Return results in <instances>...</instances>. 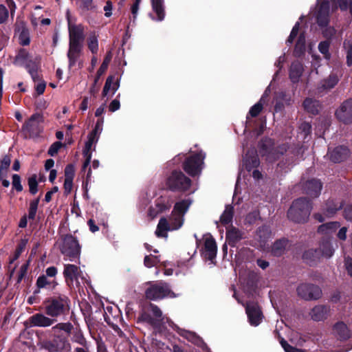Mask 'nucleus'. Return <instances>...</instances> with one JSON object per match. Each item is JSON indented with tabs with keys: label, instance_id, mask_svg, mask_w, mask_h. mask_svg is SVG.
I'll use <instances>...</instances> for the list:
<instances>
[{
	"label": "nucleus",
	"instance_id": "53",
	"mask_svg": "<svg viewBox=\"0 0 352 352\" xmlns=\"http://www.w3.org/2000/svg\"><path fill=\"white\" fill-rule=\"evenodd\" d=\"M61 146H62L61 142H54L50 147V148L48 150V154L51 156L55 155L58 153V150L60 148Z\"/></svg>",
	"mask_w": 352,
	"mask_h": 352
},
{
	"label": "nucleus",
	"instance_id": "44",
	"mask_svg": "<svg viewBox=\"0 0 352 352\" xmlns=\"http://www.w3.org/2000/svg\"><path fill=\"white\" fill-rule=\"evenodd\" d=\"M158 262H160L159 258L153 255L146 256L144 260V265L147 267H151L155 265Z\"/></svg>",
	"mask_w": 352,
	"mask_h": 352
},
{
	"label": "nucleus",
	"instance_id": "55",
	"mask_svg": "<svg viewBox=\"0 0 352 352\" xmlns=\"http://www.w3.org/2000/svg\"><path fill=\"white\" fill-rule=\"evenodd\" d=\"M184 336H185L188 340L198 344L200 342V339L197 337L195 333L189 331H186L184 333Z\"/></svg>",
	"mask_w": 352,
	"mask_h": 352
},
{
	"label": "nucleus",
	"instance_id": "6",
	"mask_svg": "<svg viewBox=\"0 0 352 352\" xmlns=\"http://www.w3.org/2000/svg\"><path fill=\"white\" fill-rule=\"evenodd\" d=\"M147 298L157 300L165 297L175 298L177 295L171 291L166 283L154 285L146 291Z\"/></svg>",
	"mask_w": 352,
	"mask_h": 352
},
{
	"label": "nucleus",
	"instance_id": "34",
	"mask_svg": "<svg viewBox=\"0 0 352 352\" xmlns=\"http://www.w3.org/2000/svg\"><path fill=\"white\" fill-rule=\"evenodd\" d=\"M233 217V209L230 206H227L223 214L221 216V222L224 224H228L231 222Z\"/></svg>",
	"mask_w": 352,
	"mask_h": 352
},
{
	"label": "nucleus",
	"instance_id": "26",
	"mask_svg": "<svg viewBox=\"0 0 352 352\" xmlns=\"http://www.w3.org/2000/svg\"><path fill=\"white\" fill-rule=\"evenodd\" d=\"M89 50L93 54H96L98 50V35L96 32H91L87 38Z\"/></svg>",
	"mask_w": 352,
	"mask_h": 352
},
{
	"label": "nucleus",
	"instance_id": "21",
	"mask_svg": "<svg viewBox=\"0 0 352 352\" xmlns=\"http://www.w3.org/2000/svg\"><path fill=\"white\" fill-rule=\"evenodd\" d=\"M349 155V151L345 146H338L329 152V157L333 162L345 160Z\"/></svg>",
	"mask_w": 352,
	"mask_h": 352
},
{
	"label": "nucleus",
	"instance_id": "37",
	"mask_svg": "<svg viewBox=\"0 0 352 352\" xmlns=\"http://www.w3.org/2000/svg\"><path fill=\"white\" fill-rule=\"evenodd\" d=\"M304 107H305V109H307V111H308L309 112L313 113V114H315L318 112V109H317V106H318V102L316 100H314L311 98H307L305 101H304Z\"/></svg>",
	"mask_w": 352,
	"mask_h": 352
},
{
	"label": "nucleus",
	"instance_id": "11",
	"mask_svg": "<svg viewBox=\"0 0 352 352\" xmlns=\"http://www.w3.org/2000/svg\"><path fill=\"white\" fill-rule=\"evenodd\" d=\"M98 140V135L97 132V127L89 135L88 140L85 144V148L83 150V156L85 158V161L82 166V171H86L87 168L89 166L91 159V148L92 146L95 145Z\"/></svg>",
	"mask_w": 352,
	"mask_h": 352
},
{
	"label": "nucleus",
	"instance_id": "19",
	"mask_svg": "<svg viewBox=\"0 0 352 352\" xmlns=\"http://www.w3.org/2000/svg\"><path fill=\"white\" fill-rule=\"evenodd\" d=\"M204 248L205 256L212 261L216 256L217 245L214 239L210 235L204 237Z\"/></svg>",
	"mask_w": 352,
	"mask_h": 352
},
{
	"label": "nucleus",
	"instance_id": "38",
	"mask_svg": "<svg viewBox=\"0 0 352 352\" xmlns=\"http://www.w3.org/2000/svg\"><path fill=\"white\" fill-rule=\"evenodd\" d=\"M318 250H320L321 256L330 257L333 253V250L328 241L322 243Z\"/></svg>",
	"mask_w": 352,
	"mask_h": 352
},
{
	"label": "nucleus",
	"instance_id": "45",
	"mask_svg": "<svg viewBox=\"0 0 352 352\" xmlns=\"http://www.w3.org/2000/svg\"><path fill=\"white\" fill-rule=\"evenodd\" d=\"M338 82V78L335 75H331L327 79L322 86L324 89H331L333 88Z\"/></svg>",
	"mask_w": 352,
	"mask_h": 352
},
{
	"label": "nucleus",
	"instance_id": "64",
	"mask_svg": "<svg viewBox=\"0 0 352 352\" xmlns=\"http://www.w3.org/2000/svg\"><path fill=\"white\" fill-rule=\"evenodd\" d=\"M344 217L347 220L352 221V206H349L345 208Z\"/></svg>",
	"mask_w": 352,
	"mask_h": 352
},
{
	"label": "nucleus",
	"instance_id": "54",
	"mask_svg": "<svg viewBox=\"0 0 352 352\" xmlns=\"http://www.w3.org/2000/svg\"><path fill=\"white\" fill-rule=\"evenodd\" d=\"M8 18V11L3 5H0V23H4Z\"/></svg>",
	"mask_w": 352,
	"mask_h": 352
},
{
	"label": "nucleus",
	"instance_id": "61",
	"mask_svg": "<svg viewBox=\"0 0 352 352\" xmlns=\"http://www.w3.org/2000/svg\"><path fill=\"white\" fill-rule=\"evenodd\" d=\"M160 214V213L157 210V208H156L155 205L151 206L150 208L148 209V216L151 219H153Z\"/></svg>",
	"mask_w": 352,
	"mask_h": 352
},
{
	"label": "nucleus",
	"instance_id": "63",
	"mask_svg": "<svg viewBox=\"0 0 352 352\" xmlns=\"http://www.w3.org/2000/svg\"><path fill=\"white\" fill-rule=\"evenodd\" d=\"M57 274V269L54 267H50L46 270V276L54 277Z\"/></svg>",
	"mask_w": 352,
	"mask_h": 352
},
{
	"label": "nucleus",
	"instance_id": "58",
	"mask_svg": "<svg viewBox=\"0 0 352 352\" xmlns=\"http://www.w3.org/2000/svg\"><path fill=\"white\" fill-rule=\"evenodd\" d=\"M341 208V205L339 204V205H336L333 207H331L330 206H328V208H327L326 211H325V215L327 217H330L331 215H333V214L336 213V212L339 210L340 208Z\"/></svg>",
	"mask_w": 352,
	"mask_h": 352
},
{
	"label": "nucleus",
	"instance_id": "29",
	"mask_svg": "<svg viewBox=\"0 0 352 352\" xmlns=\"http://www.w3.org/2000/svg\"><path fill=\"white\" fill-rule=\"evenodd\" d=\"M155 205L157 208V210L160 213H162L170 209L171 207V202L167 198L159 197L156 199Z\"/></svg>",
	"mask_w": 352,
	"mask_h": 352
},
{
	"label": "nucleus",
	"instance_id": "40",
	"mask_svg": "<svg viewBox=\"0 0 352 352\" xmlns=\"http://www.w3.org/2000/svg\"><path fill=\"white\" fill-rule=\"evenodd\" d=\"M30 58V55L25 50H21L15 58L16 64H25Z\"/></svg>",
	"mask_w": 352,
	"mask_h": 352
},
{
	"label": "nucleus",
	"instance_id": "36",
	"mask_svg": "<svg viewBox=\"0 0 352 352\" xmlns=\"http://www.w3.org/2000/svg\"><path fill=\"white\" fill-rule=\"evenodd\" d=\"M56 285L57 283L54 280H48L47 276L45 275L39 276L36 281V285L38 288H43L47 285L52 286V288H54Z\"/></svg>",
	"mask_w": 352,
	"mask_h": 352
},
{
	"label": "nucleus",
	"instance_id": "49",
	"mask_svg": "<svg viewBox=\"0 0 352 352\" xmlns=\"http://www.w3.org/2000/svg\"><path fill=\"white\" fill-rule=\"evenodd\" d=\"M263 99H261L258 103L255 104L250 110V114L252 117H256L259 114L263 109V104L261 103Z\"/></svg>",
	"mask_w": 352,
	"mask_h": 352
},
{
	"label": "nucleus",
	"instance_id": "14",
	"mask_svg": "<svg viewBox=\"0 0 352 352\" xmlns=\"http://www.w3.org/2000/svg\"><path fill=\"white\" fill-rule=\"evenodd\" d=\"M336 115L340 121L344 123L352 122V101H346L336 111Z\"/></svg>",
	"mask_w": 352,
	"mask_h": 352
},
{
	"label": "nucleus",
	"instance_id": "3",
	"mask_svg": "<svg viewBox=\"0 0 352 352\" xmlns=\"http://www.w3.org/2000/svg\"><path fill=\"white\" fill-rule=\"evenodd\" d=\"M190 179L181 171H173L166 181V187L173 191H185L190 186Z\"/></svg>",
	"mask_w": 352,
	"mask_h": 352
},
{
	"label": "nucleus",
	"instance_id": "16",
	"mask_svg": "<svg viewBox=\"0 0 352 352\" xmlns=\"http://www.w3.org/2000/svg\"><path fill=\"white\" fill-rule=\"evenodd\" d=\"M330 307L327 305H319L315 306L310 311L309 316L314 321L325 320L330 313Z\"/></svg>",
	"mask_w": 352,
	"mask_h": 352
},
{
	"label": "nucleus",
	"instance_id": "59",
	"mask_svg": "<svg viewBox=\"0 0 352 352\" xmlns=\"http://www.w3.org/2000/svg\"><path fill=\"white\" fill-rule=\"evenodd\" d=\"M120 101L117 99H115L111 102L109 106V109L111 112H114L120 109Z\"/></svg>",
	"mask_w": 352,
	"mask_h": 352
},
{
	"label": "nucleus",
	"instance_id": "20",
	"mask_svg": "<svg viewBox=\"0 0 352 352\" xmlns=\"http://www.w3.org/2000/svg\"><path fill=\"white\" fill-rule=\"evenodd\" d=\"M119 81L118 80H116L113 76H109L107 78L104 86L102 89V97H107L109 94L113 96L119 89Z\"/></svg>",
	"mask_w": 352,
	"mask_h": 352
},
{
	"label": "nucleus",
	"instance_id": "39",
	"mask_svg": "<svg viewBox=\"0 0 352 352\" xmlns=\"http://www.w3.org/2000/svg\"><path fill=\"white\" fill-rule=\"evenodd\" d=\"M72 328H73V326L69 322L58 323L52 327V331L54 333H57L60 331H63L66 332L67 333H70Z\"/></svg>",
	"mask_w": 352,
	"mask_h": 352
},
{
	"label": "nucleus",
	"instance_id": "1",
	"mask_svg": "<svg viewBox=\"0 0 352 352\" xmlns=\"http://www.w3.org/2000/svg\"><path fill=\"white\" fill-rule=\"evenodd\" d=\"M191 204L190 199L176 202L168 218L164 217L160 218L155 232L156 236L166 238L168 232L181 228L184 223V215Z\"/></svg>",
	"mask_w": 352,
	"mask_h": 352
},
{
	"label": "nucleus",
	"instance_id": "2",
	"mask_svg": "<svg viewBox=\"0 0 352 352\" xmlns=\"http://www.w3.org/2000/svg\"><path fill=\"white\" fill-rule=\"evenodd\" d=\"M311 211L310 203L305 198L295 200L288 210V217L297 223L305 222L309 217Z\"/></svg>",
	"mask_w": 352,
	"mask_h": 352
},
{
	"label": "nucleus",
	"instance_id": "43",
	"mask_svg": "<svg viewBox=\"0 0 352 352\" xmlns=\"http://www.w3.org/2000/svg\"><path fill=\"white\" fill-rule=\"evenodd\" d=\"M344 45L346 52V63L350 66L352 65V41L344 42Z\"/></svg>",
	"mask_w": 352,
	"mask_h": 352
},
{
	"label": "nucleus",
	"instance_id": "5",
	"mask_svg": "<svg viewBox=\"0 0 352 352\" xmlns=\"http://www.w3.org/2000/svg\"><path fill=\"white\" fill-rule=\"evenodd\" d=\"M204 158L205 155L201 152L197 153L195 156L188 157L184 163V170L191 176H195L200 174Z\"/></svg>",
	"mask_w": 352,
	"mask_h": 352
},
{
	"label": "nucleus",
	"instance_id": "50",
	"mask_svg": "<svg viewBox=\"0 0 352 352\" xmlns=\"http://www.w3.org/2000/svg\"><path fill=\"white\" fill-rule=\"evenodd\" d=\"M12 186L19 192L23 190V186L21 184V177L17 174H14L12 176Z\"/></svg>",
	"mask_w": 352,
	"mask_h": 352
},
{
	"label": "nucleus",
	"instance_id": "17",
	"mask_svg": "<svg viewBox=\"0 0 352 352\" xmlns=\"http://www.w3.org/2000/svg\"><path fill=\"white\" fill-rule=\"evenodd\" d=\"M31 326L47 327L53 324L56 320L45 316L43 314H36L29 319Z\"/></svg>",
	"mask_w": 352,
	"mask_h": 352
},
{
	"label": "nucleus",
	"instance_id": "56",
	"mask_svg": "<svg viewBox=\"0 0 352 352\" xmlns=\"http://www.w3.org/2000/svg\"><path fill=\"white\" fill-rule=\"evenodd\" d=\"M344 267L347 274L352 277V258L346 257L344 259Z\"/></svg>",
	"mask_w": 352,
	"mask_h": 352
},
{
	"label": "nucleus",
	"instance_id": "62",
	"mask_svg": "<svg viewBox=\"0 0 352 352\" xmlns=\"http://www.w3.org/2000/svg\"><path fill=\"white\" fill-rule=\"evenodd\" d=\"M346 232L347 228L346 227L341 228L337 234L338 238L340 240L344 241L346 239Z\"/></svg>",
	"mask_w": 352,
	"mask_h": 352
},
{
	"label": "nucleus",
	"instance_id": "7",
	"mask_svg": "<svg viewBox=\"0 0 352 352\" xmlns=\"http://www.w3.org/2000/svg\"><path fill=\"white\" fill-rule=\"evenodd\" d=\"M43 121L44 118L43 115L34 113L25 122L23 129L26 133H29L30 136H37L43 131L41 124Z\"/></svg>",
	"mask_w": 352,
	"mask_h": 352
},
{
	"label": "nucleus",
	"instance_id": "31",
	"mask_svg": "<svg viewBox=\"0 0 352 352\" xmlns=\"http://www.w3.org/2000/svg\"><path fill=\"white\" fill-rule=\"evenodd\" d=\"M256 236L259 240L260 245H265V241L271 236V231L267 226L260 228L256 233Z\"/></svg>",
	"mask_w": 352,
	"mask_h": 352
},
{
	"label": "nucleus",
	"instance_id": "35",
	"mask_svg": "<svg viewBox=\"0 0 352 352\" xmlns=\"http://www.w3.org/2000/svg\"><path fill=\"white\" fill-rule=\"evenodd\" d=\"M19 43L22 45H28L30 43V34L29 31L23 28L21 30H19Z\"/></svg>",
	"mask_w": 352,
	"mask_h": 352
},
{
	"label": "nucleus",
	"instance_id": "48",
	"mask_svg": "<svg viewBox=\"0 0 352 352\" xmlns=\"http://www.w3.org/2000/svg\"><path fill=\"white\" fill-rule=\"evenodd\" d=\"M111 55H107L105 58L103 60V63L100 65L99 69L97 72V74L98 75V77H100L107 69L108 65L111 60Z\"/></svg>",
	"mask_w": 352,
	"mask_h": 352
},
{
	"label": "nucleus",
	"instance_id": "41",
	"mask_svg": "<svg viewBox=\"0 0 352 352\" xmlns=\"http://www.w3.org/2000/svg\"><path fill=\"white\" fill-rule=\"evenodd\" d=\"M39 203V199H36L32 201L30 204V208L28 210V218L29 219H34L35 218L38 206Z\"/></svg>",
	"mask_w": 352,
	"mask_h": 352
},
{
	"label": "nucleus",
	"instance_id": "27",
	"mask_svg": "<svg viewBox=\"0 0 352 352\" xmlns=\"http://www.w3.org/2000/svg\"><path fill=\"white\" fill-rule=\"evenodd\" d=\"M287 241L286 239H280L274 242L272 247V252L274 256H280L283 254L287 248Z\"/></svg>",
	"mask_w": 352,
	"mask_h": 352
},
{
	"label": "nucleus",
	"instance_id": "46",
	"mask_svg": "<svg viewBox=\"0 0 352 352\" xmlns=\"http://www.w3.org/2000/svg\"><path fill=\"white\" fill-rule=\"evenodd\" d=\"M330 43L329 41H325L320 43L318 45L319 51L324 54V57L327 59H329L330 57V54L329 53V48Z\"/></svg>",
	"mask_w": 352,
	"mask_h": 352
},
{
	"label": "nucleus",
	"instance_id": "28",
	"mask_svg": "<svg viewBox=\"0 0 352 352\" xmlns=\"http://www.w3.org/2000/svg\"><path fill=\"white\" fill-rule=\"evenodd\" d=\"M302 65L300 63H294L290 69V78L293 82H297L302 72Z\"/></svg>",
	"mask_w": 352,
	"mask_h": 352
},
{
	"label": "nucleus",
	"instance_id": "47",
	"mask_svg": "<svg viewBox=\"0 0 352 352\" xmlns=\"http://www.w3.org/2000/svg\"><path fill=\"white\" fill-rule=\"evenodd\" d=\"M37 186L36 176L34 175L28 179L29 190L32 194L34 195L37 192Z\"/></svg>",
	"mask_w": 352,
	"mask_h": 352
},
{
	"label": "nucleus",
	"instance_id": "22",
	"mask_svg": "<svg viewBox=\"0 0 352 352\" xmlns=\"http://www.w3.org/2000/svg\"><path fill=\"white\" fill-rule=\"evenodd\" d=\"M153 11L155 13L157 18H154L151 14L150 16L153 20L162 21L165 17L164 0H151Z\"/></svg>",
	"mask_w": 352,
	"mask_h": 352
},
{
	"label": "nucleus",
	"instance_id": "15",
	"mask_svg": "<svg viewBox=\"0 0 352 352\" xmlns=\"http://www.w3.org/2000/svg\"><path fill=\"white\" fill-rule=\"evenodd\" d=\"M329 5L327 1L319 3L316 8V17L320 25H326L329 21Z\"/></svg>",
	"mask_w": 352,
	"mask_h": 352
},
{
	"label": "nucleus",
	"instance_id": "25",
	"mask_svg": "<svg viewBox=\"0 0 352 352\" xmlns=\"http://www.w3.org/2000/svg\"><path fill=\"white\" fill-rule=\"evenodd\" d=\"M244 237V232L239 229L232 227L226 232V239L231 245H234Z\"/></svg>",
	"mask_w": 352,
	"mask_h": 352
},
{
	"label": "nucleus",
	"instance_id": "51",
	"mask_svg": "<svg viewBox=\"0 0 352 352\" xmlns=\"http://www.w3.org/2000/svg\"><path fill=\"white\" fill-rule=\"evenodd\" d=\"M245 167L248 170L253 167H256L258 165V160L256 156L252 157L250 160H245Z\"/></svg>",
	"mask_w": 352,
	"mask_h": 352
},
{
	"label": "nucleus",
	"instance_id": "18",
	"mask_svg": "<svg viewBox=\"0 0 352 352\" xmlns=\"http://www.w3.org/2000/svg\"><path fill=\"white\" fill-rule=\"evenodd\" d=\"M322 189L321 183L317 179L307 181L304 187L305 193L312 198L318 197Z\"/></svg>",
	"mask_w": 352,
	"mask_h": 352
},
{
	"label": "nucleus",
	"instance_id": "13",
	"mask_svg": "<svg viewBox=\"0 0 352 352\" xmlns=\"http://www.w3.org/2000/svg\"><path fill=\"white\" fill-rule=\"evenodd\" d=\"M69 36L70 43L82 44L84 40L85 29L81 24H74L68 21Z\"/></svg>",
	"mask_w": 352,
	"mask_h": 352
},
{
	"label": "nucleus",
	"instance_id": "23",
	"mask_svg": "<svg viewBox=\"0 0 352 352\" xmlns=\"http://www.w3.org/2000/svg\"><path fill=\"white\" fill-rule=\"evenodd\" d=\"M82 50V44L76 43H69V50L67 57L69 60V66H73L79 56Z\"/></svg>",
	"mask_w": 352,
	"mask_h": 352
},
{
	"label": "nucleus",
	"instance_id": "33",
	"mask_svg": "<svg viewBox=\"0 0 352 352\" xmlns=\"http://www.w3.org/2000/svg\"><path fill=\"white\" fill-rule=\"evenodd\" d=\"M340 227L338 222H330L321 225L318 228V232L322 234H329L332 231L336 230Z\"/></svg>",
	"mask_w": 352,
	"mask_h": 352
},
{
	"label": "nucleus",
	"instance_id": "8",
	"mask_svg": "<svg viewBox=\"0 0 352 352\" xmlns=\"http://www.w3.org/2000/svg\"><path fill=\"white\" fill-rule=\"evenodd\" d=\"M297 294L305 300H317L321 297L322 291L316 285L303 283L297 287Z\"/></svg>",
	"mask_w": 352,
	"mask_h": 352
},
{
	"label": "nucleus",
	"instance_id": "60",
	"mask_svg": "<svg viewBox=\"0 0 352 352\" xmlns=\"http://www.w3.org/2000/svg\"><path fill=\"white\" fill-rule=\"evenodd\" d=\"M72 186H73V179H65L64 190H65V192L66 194H69L71 192V190L72 189Z\"/></svg>",
	"mask_w": 352,
	"mask_h": 352
},
{
	"label": "nucleus",
	"instance_id": "12",
	"mask_svg": "<svg viewBox=\"0 0 352 352\" xmlns=\"http://www.w3.org/2000/svg\"><path fill=\"white\" fill-rule=\"evenodd\" d=\"M250 323L253 326H257L262 320V313L257 303L248 302L245 308Z\"/></svg>",
	"mask_w": 352,
	"mask_h": 352
},
{
	"label": "nucleus",
	"instance_id": "57",
	"mask_svg": "<svg viewBox=\"0 0 352 352\" xmlns=\"http://www.w3.org/2000/svg\"><path fill=\"white\" fill-rule=\"evenodd\" d=\"M299 23H296L295 24V25L294 26L291 33H290V35L288 38V40L287 41L289 43H292L294 39L295 38V37L296 36L297 34H298V30H299Z\"/></svg>",
	"mask_w": 352,
	"mask_h": 352
},
{
	"label": "nucleus",
	"instance_id": "42",
	"mask_svg": "<svg viewBox=\"0 0 352 352\" xmlns=\"http://www.w3.org/2000/svg\"><path fill=\"white\" fill-rule=\"evenodd\" d=\"M305 50V38L300 35L296 45L295 52L298 55L301 54Z\"/></svg>",
	"mask_w": 352,
	"mask_h": 352
},
{
	"label": "nucleus",
	"instance_id": "9",
	"mask_svg": "<svg viewBox=\"0 0 352 352\" xmlns=\"http://www.w3.org/2000/svg\"><path fill=\"white\" fill-rule=\"evenodd\" d=\"M63 274L67 282H70L72 284L75 282L77 286L80 285L79 279H85L80 269L78 266L72 264L65 265Z\"/></svg>",
	"mask_w": 352,
	"mask_h": 352
},
{
	"label": "nucleus",
	"instance_id": "30",
	"mask_svg": "<svg viewBox=\"0 0 352 352\" xmlns=\"http://www.w3.org/2000/svg\"><path fill=\"white\" fill-rule=\"evenodd\" d=\"M321 257L320 250L309 249L303 254V258L309 263L316 262Z\"/></svg>",
	"mask_w": 352,
	"mask_h": 352
},
{
	"label": "nucleus",
	"instance_id": "10",
	"mask_svg": "<svg viewBox=\"0 0 352 352\" xmlns=\"http://www.w3.org/2000/svg\"><path fill=\"white\" fill-rule=\"evenodd\" d=\"M67 300L64 298L52 299L45 305V312L48 316L57 317L64 313Z\"/></svg>",
	"mask_w": 352,
	"mask_h": 352
},
{
	"label": "nucleus",
	"instance_id": "32",
	"mask_svg": "<svg viewBox=\"0 0 352 352\" xmlns=\"http://www.w3.org/2000/svg\"><path fill=\"white\" fill-rule=\"evenodd\" d=\"M10 163L11 157L9 155H5L3 157L0 162V179H3L6 177Z\"/></svg>",
	"mask_w": 352,
	"mask_h": 352
},
{
	"label": "nucleus",
	"instance_id": "24",
	"mask_svg": "<svg viewBox=\"0 0 352 352\" xmlns=\"http://www.w3.org/2000/svg\"><path fill=\"white\" fill-rule=\"evenodd\" d=\"M333 333L341 340H347L351 336V332L347 325L343 322H336L333 327Z\"/></svg>",
	"mask_w": 352,
	"mask_h": 352
},
{
	"label": "nucleus",
	"instance_id": "52",
	"mask_svg": "<svg viewBox=\"0 0 352 352\" xmlns=\"http://www.w3.org/2000/svg\"><path fill=\"white\" fill-rule=\"evenodd\" d=\"M75 170L72 164L67 165L65 168V179H73L74 177Z\"/></svg>",
	"mask_w": 352,
	"mask_h": 352
},
{
	"label": "nucleus",
	"instance_id": "4",
	"mask_svg": "<svg viewBox=\"0 0 352 352\" xmlns=\"http://www.w3.org/2000/svg\"><path fill=\"white\" fill-rule=\"evenodd\" d=\"M60 251L63 254L72 260L80 254V247L76 238L72 235H67L63 239Z\"/></svg>",
	"mask_w": 352,
	"mask_h": 352
}]
</instances>
